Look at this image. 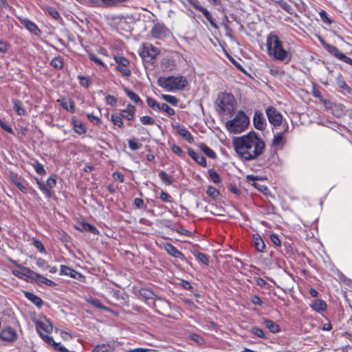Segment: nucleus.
Wrapping results in <instances>:
<instances>
[{
	"label": "nucleus",
	"instance_id": "f3484780",
	"mask_svg": "<svg viewBox=\"0 0 352 352\" xmlns=\"http://www.w3.org/2000/svg\"><path fill=\"white\" fill-rule=\"evenodd\" d=\"M32 283L36 284H45L50 287H54L56 285L54 281L47 278L46 277L36 272Z\"/></svg>",
	"mask_w": 352,
	"mask_h": 352
},
{
	"label": "nucleus",
	"instance_id": "9b49d317",
	"mask_svg": "<svg viewBox=\"0 0 352 352\" xmlns=\"http://www.w3.org/2000/svg\"><path fill=\"white\" fill-rule=\"evenodd\" d=\"M160 50L158 48L154 47L151 44H144L142 48L140 50L139 54L143 58H155L159 54Z\"/></svg>",
	"mask_w": 352,
	"mask_h": 352
},
{
	"label": "nucleus",
	"instance_id": "603ef678",
	"mask_svg": "<svg viewBox=\"0 0 352 352\" xmlns=\"http://www.w3.org/2000/svg\"><path fill=\"white\" fill-rule=\"evenodd\" d=\"M208 174L214 183H219L221 181L220 176L216 170L210 169L208 170Z\"/></svg>",
	"mask_w": 352,
	"mask_h": 352
},
{
	"label": "nucleus",
	"instance_id": "ea45409f",
	"mask_svg": "<svg viewBox=\"0 0 352 352\" xmlns=\"http://www.w3.org/2000/svg\"><path fill=\"white\" fill-rule=\"evenodd\" d=\"M147 104L153 110L160 111V104L158 103L155 99L147 97L146 98Z\"/></svg>",
	"mask_w": 352,
	"mask_h": 352
},
{
	"label": "nucleus",
	"instance_id": "4be33fe9",
	"mask_svg": "<svg viewBox=\"0 0 352 352\" xmlns=\"http://www.w3.org/2000/svg\"><path fill=\"white\" fill-rule=\"evenodd\" d=\"M311 308L315 310L316 311L320 313L322 311H324L327 309V303L325 301L321 299H318L315 300L311 305Z\"/></svg>",
	"mask_w": 352,
	"mask_h": 352
},
{
	"label": "nucleus",
	"instance_id": "0e129e2a",
	"mask_svg": "<svg viewBox=\"0 0 352 352\" xmlns=\"http://www.w3.org/2000/svg\"><path fill=\"white\" fill-rule=\"evenodd\" d=\"M189 338L196 342L198 344H202L204 342V339L199 335L197 334H195V333H191L190 336H189Z\"/></svg>",
	"mask_w": 352,
	"mask_h": 352
},
{
	"label": "nucleus",
	"instance_id": "393cba45",
	"mask_svg": "<svg viewBox=\"0 0 352 352\" xmlns=\"http://www.w3.org/2000/svg\"><path fill=\"white\" fill-rule=\"evenodd\" d=\"M77 229L81 232L88 231V232H91V233H94V234L98 233V231L95 226H94L93 225H91L90 223H85V222L81 223L80 224L79 227L77 228Z\"/></svg>",
	"mask_w": 352,
	"mask_h": 352
},
{
	"label": "nucleus",
	"instance_id": "864d4df0",
	"mask_svg": "<svg viewBox=\"0 0 352 352\" xmlns=\"http://www.w3.org/2000/svg\"><path fill=\"white\" fill-rule=\"evenodd\" d=\"M140 121L144 125H153L155 124L154 118L148 116H144L141 117Z\"/></svg>",
	"mask_w": 352,
	"mask_h": 352
},
{
	"label": "nucleus",
	"instance_id": "6e6d98bb",
	"mask_svg": "<svg viewBox=\"0 0 352 352\" xmlns=\"http://www.w3.org/2000/svg\"><path fill=\"white\" fill-rule=\"evenodd\" d=\"M251 332L254 334L256 336L258 337V338H265V333L263 332V331L257 327H253L252 329H251Z\"/></svg>",
	"mask_w": 352,
	"mask_h": 352
},
{
	"label": "nucleus",
	"instance_id": "4468645a",
	"mask_svg": "<svg viewBox=\"0 0 352 352\" xmlns=\"http://www.w3.org/2000/svg\"><path fill=\"white\" fill-rule=\"evenodd\" d=\"M152 35L155 38H163L169 34L168 30L163 24L157 23L152 29Z\"/></svg>",
	"mask_w": 352,
	"mask_h": 352
},
{
	"label": "nucleus",
	"instance_id": "c03bdc74",
	"mask_svg": "<svg viewBox=\"0 0 352 352\" xmlns=\"http://www.w3.org/2000/svg\"><path fill=\"white\" fill-rule=\"evenodd\" d=\"M128 143L129 146L133 151L138 150L142 146V144H140L135 138L129 139Z\"/></svg>",
	"mask_w": 352,
	"mask_h": 352
},
{
	"label": "nucleus",
	"instance_id": "0eeeda50",
	"mask_svg": "<svg viewBox=\"0 0 352 352\" xmlns=\"http://www.w3.org/2000/svg\"><path fill=\"white\" fill-rule=\"evenodd\" d=\"M188 2L195 9L201 12L204 16L206 17V19L208 20V21L210 23V24L214 28H218V26L217 25L214 19H213L212 14L210 13V12L201 6L199 0H187Z\"/></svg>",
	"mask_w": 352,
	"mask_h": 352
},
{
	"label": "nucleus",
	"instance_id": "2eb2a0df",
	"mask_svg": "<svg viewBox=\"0 0 352 352\" xmlns=\"http://www.w3.org/2000/svg\"><path fill=\"white\" fill-rule=\"evenodd\" d=\"M135 108L133 105L129 104L125 109L120 112V116L128 120H132L134 118Z\"/></svg>",
	"mask_w": 352,
	"mask_h": 352
},
{
	"label": "nucleus",
	"instance_id": "09e8293b",
	"mask_svg": "<svg viewBox=\"0 0 352 352\" xmlns=\"http://www.w3.org/2000/svg\"><path fill=\"white\" fill-rule=\"evenodd\" d=\"M159 177L163 181V182H164L167 185H170L173 182L171 178L164 171H161L159 173Z\"/></svg>",
	"mask_w": 352,
	"mask_h": 352
},
{
	"label": "nucleus",
	"instance_id": "a211bd4d",
	"mask_svg": "<svg viewBox=\"0 0 352 352\" xmlns=\"http://www.w3.org/2000/svg\"><path fill=\"white\" fill-rule=\"evenodd\" d=\"M21 23L31 33L36 36L40 35L41 31L34 23L26 19H23Z\"/></svg>",
	"mask_w": 352,
	"mask_h": 352
},
{
	"label": "nucleus",
	"instance_id": "6e6552de",
	"mask_svg": "<svg viewBox=\"0 0 352 352\" xmlns=\"http://www.w3.org/2000/svg\"><path fill=\"white\" fill-rule=\"evenodd\" d=\"M265 113L269 122L274 126H279L282 123V115L274 107H267Z\"/></svg>",
	"mask_w": 352,
	"mask_h": 352
},
{
	"label": "nucleus",
	"instance_id": "bf43d9fd",
	"mask_svg": "<svg viewBox=\"0 0 352 352\" xmlns=\"http://www.w3.org/2000/svg\"><path fill=\"white\" fill-rule=\"evenodd\" d=\"M88 119L89 120V121L93 123L95 125H99L101 123V120L97 117V116H94L93 114L91 113H88L87 115Z\"/></svg>",
	"mask_w": 352,
	"mask_h": 352
},
{
	"label": "nucleus",
	"instance_id": "6ab92c4d",
	"mask_svg": "<svg viewBox=\"0 0 352 352\" xmlns=\"http://www.w3.org/2000/svg\"><path fill=\"white\" fill-rule=\"evenodd\" d=\"M322 45L323 47L331 55L340 59V55L342 54L341 52L336 47L322 41Z\"/></svg>",
	"mask_w": 352,
	"mask_h": 352
},
{
	"label": "nucleus",
	"instance_id": "052dcab7",
	"mask_svg": "<svg viewBox=\"0 0 352 352\" xmlns=\"http://www.w3.org/2000/svg\"><path fill=\"white\" fill-rule=\"evenodd\" d=\"M160 199L164 201L166 203H170L172 202V197L171 196L167 193L166 192L162 191L160 193Z\"/></svg>",
	"mask_w": 352,
	"mask_h": 352
},
{
	"label": "nucleus",
	"instance_id": "37998d69",
	"mask_svg": "<svg viewBox=\"0 0 352 352\" xmlns=\"http://www.w3.org/2000/svg\"><path fill=\"white\" fill-rule=\"evenodd\" d=\"M162 98L167 102L173 104V105H177L179 100L177 98H175V96H170V95H166V94H162Z\"/></svg>",
	"mask_w": 352,
	"mask_h": 352
},
{
	"label": "nucleus",
	"instance_id": "ddd939ff",
	"mask_svg": "<svg viewBox=\"0 0 352 352\" xmlns=\"http://www.w3.org/2000/svg\"><path fill=\"white\" fill-rule=\"evenodd\" d=\"M0 338L6 342H12L17 338L16 331L12 327H6L0 333Z\"/></svg>",
	"mask_w": 352,
	"mask_h": 352
},
{
	"label": "nucleus",
	"instance_id": "72a5a7b5",
	"mask_svg": "<svg viewBox=\"0 0 352 352\" xmlns=\"http://www.w3.org/2000/svg\"><path fill=\"white\" fill-rule=\"evenodd\" d=\"M327 69L328 71V74H327L326 79L321 80V82L325 86H328L331 83H332L333 80V77H334L333 69H331L329 67H327Z\"/></svg>",
	"mask_w": 352,
	"mask_h": 352
},
{
	"label": "nucleus",
	"instance_id": "7c9ffc66",
	"mask_svg": "<svg viewBox=\"0 0 352 352\" xmlns=\"http://www.w3.org/2000/svg\"><path fill=\"white\" fill-rule=\"evenodd\" d=\"M263 324L272 333H277L280 331L278 325L272 320L265 319Z\"/></svg>",
	"mask_w": 352,
	"mask_h": 352
},
{
	"label": "nucleus",
	"instance_id": "79ce46f5",
	"mask_svg": "<svg viewBox=\"0 0 352 352\" xmlns=\"http://www.w3.org/2000/svg\"><path fill=\"white\" fill-rule=\"evenodd\" d=\"M160 111L166 113L168 116H173L175 113V110L169 107L166 103L160 104Z\"/></svg>",
	"mask_w": 352,
	"mask_h": 352
},
{
	"label": "nucleus",
	"instance_id": "412c9836",
	"mask_svg": "<svg viewBox=\"0 0 352 352\" xmlns=\"http://www.w3.org/2000/svg\"><path fill=\"white\" fill-rule=\"evenodd\" d=\"M253 244L255 248L260 252H264L265 249V245L263 239L258 234H254L253 236Z\"/></svg>",
	"mask_w": 352,
	"mask_h": 352
},
{
	"label": "nucleus",
	"instance_id": "338daca9",
	"mask_svg": "<svg viewBox=\"0 0 352 352\" xmlns=\"http://www.w3.org/2000/svg\"><path fill=\"white\" fill-rule=\"evenodd\" d=\"M270 240L272 241V242L276 245V246H280L281 245V241L280 240V239L278 238V236L275 234H272L270 235Z\"/></svg>",
	"mask_w": 352,
	"mask_h": 352
},
{
	"label": "nucleus",
	"instance_id": "e2e57ef3",
	"mask_svg": "<svg viewBox=\"0 0 352 352\" xmlns=\"http://www.w3.org/2000/svg\"><path fill=\"white\" fill-rule=\"evenodd\" d=\"M105 101L108 104H109L112 107L116 106V104H117L116 99L115 98V97H113L111 95H107L106 96Z\"/></svg>",
	"mask_w": 352,
	"mask_h": 352
},
{
	"label": "nucleus",
	"instance_id": "423d86ee",
	"mask_svg": "<svg viewBox=\"0 0 352 352\" xmlns=\"http://www.w3.org/2000/svg\"><path fill=\"white\" fill-rule=\"evenodd\" d=\"M17 267L19 270L13 271V274L14 276L27 281H30L31 283L33 282L34 276H36L35 272L22 265H18Z\"/></svg>",
	"mask_w": 352,
	"mask_h": 352
},
{
	"label": "nucleus",
	"instance_id": "9d476101",
	"mask_svg": "<svg viewBox=\"0 0 352 352\" xmlns=\"http://www.w3.org/2000/svg\"><path fill=\"white\" fill-rule=\"evenodd\" d=\"M36 330L44 340L45 336H49L47 334L52 331V324L50 320L45 318L43 320L37 321L36 323Z\"/></svg>",
	"mask_w": 352,
	"mask_h": 352
},
{
	"label": "nucleus",
	"instance_id": "8fccbe9b",
	"mask_svg": "<svg viewBox=\"0 0 352 352\" xmlns=\"http://www.w3.org/2000/svg\"><path fill=\"white\" fill-rule=\"evenodd\" d=\"M36 265L42 270H47L50 268V265H48L47 262L42 258H36Z\"/></svg>",
	"mask_w": 352,
	"mask_h": 352
},
{
	"label": "nucleus",
	"instance_id": "c9c22d12",
	"mask_svg": "<svg viewBox=\"0 0 352 352\" xmlns=\"http://www.w3.org/2000/svg\"><path fill=\"white\" fill-rule=\"evenodd\" d=\"M93 2L97 3L100 1L102 4L105 6H113L118 3H124L127 1L128 0H92Z\"/></svg>",
	"mask_w": 352,
	"mask_h": 352
},
{
	"label": "nucleus",
	"instance_id": "aec40b11",
	"mask_svg": "<svg viewBox=\"0 0 352 352\" xmlns=\"http://www.w3.org/2000/svg\"><path fill=\"white\" fill-rule=\"evenodd\" d=\"M44 341L46 343L53 346L54 349L57 351L60 352H68V350L65 346H62L60 343L56 342L51 336H45Z\"/></svg>",
	"mask_w": 352,
	"mask_h": 352
},
{
	"label": "nucleus",
	"instance_id": "de8ad7c7",
	"mask_svg": "<svg viewBox=\"0 0 352 352\" xmlns=\"http://www.w3.org/2000/svg\"><path fill=\"white\" fill-rule=\"evenodd\" d=\"M207 194L214 199L219 196V190L213 186H208L207 189Z\"/></svg>",
	"mask_w": 352,
	"mask_h": 352
},
{
	"label": "nucleus",
	"instance_id": "774afa93",
	"mask_svg": "<svg viewBox=\"0 0 352 352\" xmlns=\"http://www.w3.org/2000/svg\"><path fill=\"white\" fill-rule=\"evenodd\" d=\"M34 246L38 249L41 252H45V248L42 243L38 240H34L33 242Z\"/></svg>",
	"mask_w": 352,
	"mask_h": 352
},
{
	"label": "nucleus",
	"instance_id": "b1692460",
	"mask_svg": "<svg viewBox=\"0 0 352 352\" xmlns=\"http://www.w3.org/2000/svg\"><path fill=\"white\" fill-rule=\"evenodd\" d=\"M60 275H66V276H68L69 277L74 278H76L77 276L80 275V274L78 272H77L74 270H73L69 267H67L65 265L60 266Z\"/></svg>",
	"mask_w": 352,
	"mask_h": 352
},
{
	"label": "nucleus",
	"instance_id": "69168bd1",
	"mask_svg": "<svg viewBox=\"0 0 352 352\" xmlns=\"http://www.w3.org/2000/svg\"><path fill=\"white\" fill-rule=\"evenodd\" d=\"M47 12L55 19L59 18V16H60L58 11L53 7L48 8Z\"/></svg>",
	"mask_w": 352,
	"mask_h": 352
},
{
	"label": "nucleus",
	"instance_id": "5fc2aeb1",
	"mask_svg": "<svg viewBox=\"0 0 352 352\" xmlns=\"http://www.w3.org/2000/svg\"><path fill=\"white\" fill-rule=\"evenodd\" d=\"M89 302L94 307H97L100 309H107V307L104 306L101 302L96 298H92L89 300Z\"/></svg>",
	"mask_w": 352,
	"mask_h": 352
},
{
	"label": "nucleus",
	"instance_id": "13d9d810",
	"mask_svg": "<svg viewBox=\"0 0 352 352\" xmlns=\"http://www.w3.org/2000/svg\"><path fill=\"white\" fill-rule=\"evenodd\" d=\"M34 169L38 174L44 175L45 174V170L43 166L39 162H36L34 164Z\"/></svg>",
	"mask_w": 352,
	"mask_h": 352
},
{
	"label": "nucleus",
	"instance_id": "dca6fc26",
	"mask_svg": "<svg viewBox=\"0 0 352 352\" xmlns=\"http://www.w3.org/2000/svg\"><path fill=\"white\" fill-rule=\"evenodd\" d=\"M188 153L199 164L201 165L204 167L206 166V160L201 154L196 153L192 148L188 149Z\"/></svg>",
	"mask_w": 352,
	"mask_h": 352
},
{
	"label": "nucleus",
	"instance_id": "20e7f679",
	"mask_svg": "<svg viewBox=\"0 0 352 352\" xmlns=\"http://www.w3.org/2000/svg\"><path fill=\"white\" fill-rule=\"evenodd\" d=\"M250 123L249 118L246 114L239 111L231 120H228L226 123L227 129L232 133H239L246 129Z\"/></svg>",
	"mask_w": 352,
	"mask_h": 352
},
{
	"label": "nucleus",
	"instance_id": "a18cd8bd",
	"mask_svg": "<svg viewBox=\"0 0 352 352\" xmlns=\"http://www.w3.org/2000/svg\"><path fill=\"white\" fill-rule=\"evenodd\" d=\"M270 73L276 77H280L283 75L284 71L278 67H271L270 68Z\"/></svg>",
	"mask_w": 352,
	"mask_h": 352
},
{
	"label": "nucleus",
	"instance_id": "f03ea898",
	"mask_svg": "<svg viewBox=\"0 0 352 352\" xmlns=\"http://www.w3.org/2000/svg\"><path fill=\"white\" fill-rule=\"evenodd\" d=\"M267 54L273 60L287 64L292 58V53L289 47H285L283 42L273 32L270 33L266 38Z\"/></svg>",
	"mask_w": 352,
	"mask_h": 352
},
{
	"label": "nucleus",
	"instance_id": "49530a36",
	"mask_svg": "<svg viewBox=\"0 0 352 352\" xmlns=\"http://www.w3.org/2000/svg\"><path fill=\"white\" fill-rule=\"evenodd\" d=\"M36 183L38 186V188L43 192V194H45L48 197L51 196L50 190L43 182L38 180Z\"/></svg>",
	"mask_w": 352,
	"mask_h": 352
},
{
	"label": "nucleus",
	"instance_id": "473e14b6",
	"mask_svg": "<svg viewBox=\"0 0 352 352\" xmlns=\"http://www.w3.org/2000/svg\"><path fill=\"white\" fill-rule=\"evenodd\" d=\"M285 142V140L281 133H276L272 140V144L277 147H282Z\"/></svg>",
	"mask_w": 352,
	"mask_h": 352
},
{
	"label": "nucleus",
	"instance_id": "39448f33",
	"mask_svg": "<svg viewBox=\"0 0 352 352\" xmlns=\"http://www.w3.org/2000/svg\"><path fill=\"white\" fill-rule=\"evenodd\" d=\"M235 100L229 94H223L219 96L216 104L218 111L221 113H232L234 110Z\"/></svg>",
	"mask_w": 352,
	"mask_h": 352
},
{
	"label": "nucleus",
	"instance_id": "680f3d73",
	"mask_svg": "<svg viewBox=\"0 0 352 352\" xmlns=\"http://www.w3.org/2000/svg\"><path fill=\"white\" fill-rule=\"evenodd\" d=\"M311 93L315 98H318L320 100L323 98L321 92L314 85L312 86Z\"/></svg>",
	"mask_w": 352,
	"mask_h": 352
},
{
	"label": "nucleus",
	"instance_id": "a19ab883",
	"mask_svg": "<svg viewBox=\"0 0 352 352\" xmlns=\"http://www.w3.org/2000/svg\"><path fill=\"white\" fill-rule=\"evenodd\" d=\"M140 294L146 299H154L155 297V294L148 289H141Z\"/></svg>",
	"mask_w": 352,
	"mask_h": 352
},
{
	"label": "nucleus",
	"instance_id": "e433bc0d",
	"mask_svg": "<svg viewBox=\"0 0 352 352\" xmlns=\"http://www.w3.org/2000/svg\"><path fill=\"white\" fill-rule=\"evenodd\" d=\"M199 148L209 157L213 159L216 157V153L213 150L204 144H200Z\"/></svg>",
	"mask_w": 352,
	"mask_h": 352
},
{
	"label": "nucleus",
	"instance_id": "f8f14e48",
	"mask_svg": "<svg viewBox=\"0 0 352 352\" xmlns=\"http://www.w3.org/2000/svg\"><path fill=\"white\" fill-rule=\"evenodd\" d=\"M253 123L254 127L260 131H263L267 126L266 120L263 113L258 110L254 111L253 117Z\"/></svg>",
	"mask_w": 352,
	"mask_h": 352
},
{
	"label": "nucleus",
	"instance_id": "c85d7f7f",
	"mask_svg": "<svg viewBox=\"0 0 352 352\" xmlns=\"http://www.w3.org/2000/svg\"><path fill=\"white\" fill-rule=\"evenodd\" d=\"M124 92L126 94V96L135 104H141V105L143 104L142 100L139 97V96L138 94H136L135 93H134L133 91H132L131 90H130L129 89L125 88Z\"/></svg>",
	"mask_w": 352,
	"mask_h": 352
},
{
	"label": "nucleus",
	"instance_id": "f257e3e1",
	"mask_svg": "<svg viewBox=\"0 0 352 352\" xmlns=\"http://www.w3.org/2000/svg\"><path fill=\"white\" fill-rule=\"evenodd\" d=\"M232 144L238 155L246 161L257 159L265 148L264 141L254 131L234 138Z\"/></svg>",
	"mask_w": 352,
	"mask_h": 352
},
{
	"label": "nucleus",
	"instance_id": "c756f323",
	"mask_svg": "<svg viewBox=\"0 0 352 352\" xmlns=\"http://www.w3.org/2000/svg\"><path fill=\"white\" fill-rule=\"evenodd\" d=\"M177 131L178 133L184 139H186L189 143L193 142V138L190 133L189 132V131L186 127H179Z\"/></svg>",
	"mask_w": 352,
	"mask_h": 352
},
{
	"label": "nucleus",
	"instance_id": "2f4dec72",
	"mask_svg": "<svg viewBox=\"0 0 352 352\" xmlns=\"http://www.w3.org/2000/svg\"><path fill=\"white\" fill-rule=\"evenodd\" d=\"M335 78H336V84L340 88L349 91L350 88L348 87V85L345 82L344 80L343 79V77H342L341 73H340V72L337 73Z\"/></svg>",
	"mask_w": 352,
	"mask_h": 352
},
{
	"label": "nucleus",
	"instance_id": "5701e85b",
	"mask_svg": "<svg viewBox=\"0 0 352 352\" xmlns=\"http://www.w3.org/2000/svg\"><path fill=\"white\" fill-rule=\"evenodd\" d=\"M24 294H25V296L29 300H30L32 303H34L38 307H41L43 305V300L40 297L37 296L36 295H35L31 292H25Z\"/></svg>",
	"mask_w": 352,
	"mask_h": 352
},
{
	"label": "nucleus",
	"instance_id": "4d7b16f0",
	"mask_svg": "<svg viewBox=\"0 0 352 352\" xmlns=\"http://www.w3.org/2000/svg\"><path fill=\"white\" fill-rule=\"evenodd\" d=\"M195 256L199 261L204 263L205 265H208V258L204 254L199 252L195 254Z\"/></svg>",
	"mask_w": 352,
	"mask_h": 352
},
{
	"label": "nucleus",
	"instance_id": "4c0bfd02",
	"mask_svg": "<svg viewBox=\"0 0 352 352\" xmlns=\"http://www.w3.org/2000/svg\"><path fill=\"white\" fill-rule=\"evenodd\" d=\"M91 352H112L111 346L107 344L96 345Z\"/></svg>",
	"mask_w": 352,
	"mask_h": 352
},
{
	"label": "nucleus",
	"instance_id": "1a4fd4ad",
	"mask_svg": "<svg viewBox=\"0 0 352 352\" xmlns=\"http://www.w3.org/2000/svg\"><path fill=\"white\" fill-rule=\"evenodd\" d=\"M117 63L116 69L121 73L122 76L129 77L131 75V70L128 68L129 61L124 56H115Z\"/></svg>",
	"mask_w": 352,
	"mask_h": 352
},
{
	"label": "nucleus",
	"instance_id": "3c124183",
	"mask_svg": "<svg viewBox=\"0 0 352 352\" xmlns=\"http://www.w3.org/2000/svg\"><path fill=\"white\" fill-rule=\"evenodd\" d=\"M51 65L56 69H60L63 65V62L61 58L55 57L52 60Z\"/></svg>",
	"mask_w": 352,
	"mask_h": 352
},
{
	"label": "nucleus",
	"instance_id": "bb28decb",
	"mask_svg": "<svg viewBox=\"0 0 352 352\" xmlns=\"http://www.w3.org/2000/svg\"><path fill=\"white\" fill-rule=\"evenodd\" d=\"M60 102V104L63 109L65 110L74 112L75 110L74 102L71 99H62L61 100H58Z\"/></svg>",
	"mask_w": 352,
	"mask_h": 352
},
{
	"label": "nucleus",
	"instance_id": "f704fd0d",
	"mask_svg": "<svg viewBox=\"0 0 352 352\" xmlns=\"http://www.w3.org/2000/svg\"><path fill=\"white\" fill-rule=\"evenodd\" d=\"M13 109L19 116H23L25 113V111L23 107L22 102L19 100H15L13 101Z\"/></svg>",
	"mask_w": 352,
	"mask_h": 352
},
{
	"label": "nucleus",
	"instance_id": "cd10ccee",
	"mask_svg": "<svg viewBox=\"0 0 352 352\" xmlns=\"http://www.w3.org/2000/svg\"><path fill=\"white\" fill-rule=\"evenodd\" d=\"M72 123L76 133L80 135L85 133L86 129L84 124L76 118H72Z\"/></svg>",
	"mask_w": 352,
	"mask_h": 352
},
{
	"label": "nucleus",
	"instance_id": "58836bf2",
	"mask_svg": "<svg viewBox=\"0 0 352 352\" xmlns=\"http://www.w3.org/2000/svg\"><path fill=\"white\" fill-rule=\"evenodd\" d=\"M111 120L114 125L118 126L119 128H123L124 124L122 118L120 116V115L111 114Z\"/></svg>",
	"mask_w": 352,
	"mask_h": 352
},
{
	"label": "nucleus",
	"instance_id": "a878e982",
	"mask_svg": "<svg viewBox=\"0 0 352 352\" xmlns=\"http://www.w3.org/2000/svg\"><path fill=\"white\" fill-rule=\"evenodd\" d=\"M165 249L169 254L175 258H182L184 256L181 252H179L175 246L170 243L166 245Z\"/></svg>",
	"mask_w": 352,
	"mask_h": 352
},
{
	"label": "nucleus",
	"instance_id": "7ed1b4c3",
	"mask_svg": "<svg viewBox=\"0 0 352 352\" xmlns=\"http://www.w3.org/2000/svg\"><path fill=\"white\" fill-rule=\"evenodd\" d=\"M160 87L167 91L183 89L188 84L187 80L184 76L160 77L157 79Z\"/></svg>",
	"mask_w": 352,
	"mask_h": 352
}]
</instances>
